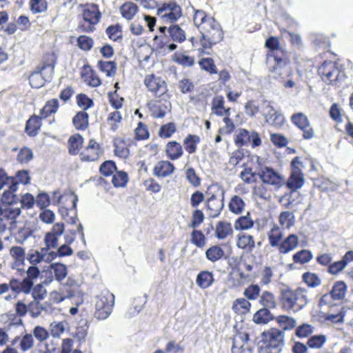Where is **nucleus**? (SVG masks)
Listing matches in <instances>:
<instances>
[{
  "mask_svg": "<svg viewBox=\"0 0 353 353\" xmlns=\"http://www.w3.org/2000/svg\"><path fill=\"white\" fill-rule=\"evenodd\" d=\"M265 47L267 48L265 65L270 77L281 83L285 88L295 87L289 53L281 46L279 38L270 36L266 39Z\"/></svg>",
  "mask_w": 353,
  "mask_h": 353,
  "instance_id": "nucleus-1",
  "label": "nucleus"
},
{
  "mask_svg": "<svg viewBox=\"0 0 353 353\" xmlns=\"http://www.w3.org/2000/svg\"><path fill=\"white\" fill-rule=\"evenodd\" d=\"M302 281L308 287L314 288L321 284V279L316 273L306 272L301 276Z\"/></svg>",
  "mask_w": 353,
  "mask_h": 353,
  "instance_id": "nucleus-52",
  "label": "nucleus"
},
{
  "mask_svg": "<svg viewBox=\"0 0 353 353\" xmlns=\"http://www.w3.org/2000/svg\"><path fill=\"white\" fill-rule=\"evenodd\" d=\"M234 143L238 146L247 145L252 143V147H257L261 144V139L256 132L251 134L245 129H240L236 134Z\"/></svg>",
  "mask_w": 353,
  "mask_h": 353,
  "instance_id": "nucleus-17",
  "label": "nucleus"
},
{
  "mask_svg": "<svg viewBox=\"0 0 353 353\" xmlns=\"http://www.w3.org/2000/svg\"><path fill=\"white\" fill-rule=\"evenodd\" d=\"M59 108V103L57 99H50L46 102L45 105L40 110V116L43 119H46L57 113Z\"/></svg>",
  "mask_w": 353,
  "mask_h": 353,
  "instance_id": "nucleus-38",
  "label": "nucleus"
},
{
  "mask_svg": "<svg viewBox=\"0 0 353 353\" xmlns=\"http://www.w3.org/2000/svg\"><path fill=\"white\" fill-rule=\"evenodd\" d=\"M122 115L120 112L115 110L108 114L107 117V123L110 129L115 132L118 130L119 125L122 121Z\"/></svg>",
  "mask_w": 353,
  "mask_h": 353,
  "instance_id": "nucleus-56",
  "label": "nucleus"
},
{
  "mask_svg": "<svg viewBox=\"0 0 353 353\" xmlns=\"http://www.w3.org/2000/svg\"><path fill=\"white\" fill-rule=\"evenodd\" d=\"M265 120L269 125L276 129L281 128L286 121L284 115L272 108L265 114Z\"/></svg>",
  "mask_w": 353,
  "mask_h": 353,
  "instance_id": "nucleus-27",
  "label": "nucleus"
},
{
  "mask_svg": "<svg viewBox=\"0 0 353 353\" xmlns=\"http://www.w3.org/2000/svg\"><path fill=\"white\" fill-rule=\"evenodd\" d=\"M214 281L212 272L203 270L200 272L196 279L197 285L201 289H206L210 287Z\"/></svg>",
  "mask_w": 353,
  "mask_h": 353,
  "instance_id": "nucleus-42",
  "label": "nucleus"
},
{
  "mask_svg": "<svg viewBox=\"0 0 353 353\" xmlns=\"http://www.w3.org/2000/svg\"><path fill=\"white\" fill-rule=\"evenodd\" d=\"M258 176L262 182L279 190L285 184L283 176L272 167L264 166L258 172Z\"/></svg>",
  "mask_w": 353,
  "mask_h": 353,
  "instance_id": "nucleus-14",
  "label": "nucleus"
},
{
  "mask_svg": "<svg viewBox=\"0 0 353 353\" xmlns=\"http://www.w3.org/2000/svg\"><path fill=\"white\" fill-rule=\"evenodd\" d=\"M307 164L310 166L309 170H313L314 165L310 159H305L301 161L299 157H295L291 161L292 172L288 179L286 185L292 191L294 192L303 185L305 181L302 170Z\"/></svg>",
  "mask_w": 353,
  "mask_h": 353,
  "instance_id": "nucleus-9",
  "label": "nucleus"
},
{
  "mask_svg": "<svg viewBox=\"0 0 353 353\" xmlns=\"http://www.w3.org/2000/svg\"><path fill=\"white\" fill-rule=\"evenodd\" d=\"M72 123L75 129L80 131L85 130L89 126V114L84 110L77 112L72 118Z\"/></svg>",
  "mask_w": 353,
  "mask_h": 353,
  "instance_id": "nucleus-36",
  "label": "nucleus"
},
{
  "mask_svg": "<svg viewBox=\"0 0 353 353\" xmlns=\"http://www.w3.org/2000/svg\"><path fill=\"white\" fill-rule=\"evenodd\" d=\"M318 75L326 85L339 87L347 79L345 68L336 61L325 60L317 69Z\"/></svg>",
  "mask_w": 353,
  "mask_h": 353,
  "instance_id": "nucleus-5",
  "label": "nucleus"
},
{
  "mask_svg": "<svg viewBox=\"0 0 353 353\" xmlns=\"http://www.w3.org/2000/svg\"><path fill=\"white\" fill-rule=\"evenodd\" d=\"M236 246L246 252H252L255 248L254 236L247 233L239 234L236 238Z\"/></svg>",
  "mask_w": 353,
  "mask_h": 353,
  "instance_id": "nucleus-29",
  "label": "nucleus"
},
{
  "mask_svg": "<svg viewBox=\"0 0 353 353\" xmlns=\"http://www.w3.org/2000/svg\"><path fill=\"white\" fill-rule=\"evenodd\" d=\"M105 32L108 39L114 42H121L123 40V30L120 23L108 26Z\"/></svg>",
  "mask_w": 353,
  "mask_h": 353,
  "instance_id": "nucleus-43",
  "label": "nucleus"
},
{
  "mask_svg": "<svg viewBox=\"0 0 353 353\" xmlns=\"http://www.w3.org/2000/svg\"><path fill=\"white\" fill-rule=\"evenodd\" d=\"M83 137L79 133L70 136L68 140V152L71 155L79 154L83 147Z\"/></svg>",
  "mask_w": 353,
  "mask_h": 353,
  "instance_id": "nucleus-33",
  "label": "nucleus"
},
{
  "mask_svg": "<svg viewBox=\"0 0 353 353\" xmlns=\"http://www.w3.org/2000/svg\"><path fill=\"white\" fill-rule=\"evenodd\" d=\"M172 60L177 64L183 67H192L195 63V60L193 57L181 52H175L173 54Z\"/></svg>",
  "mask_w": 353,
  "mask_h": 353,
  "instance_id": "nucleus-50",
  "label": "nucleus"
},
{
  "mask_svg": "<svg viewBox=\"0 0 353 353\" xmlns=\"http://www.w3.org/2000/svg\"><path fill=\"white\" fill-rule=\"evenodd\" d=\"M250 340V334L245 332L237 331L233 338L232 353H252L247 343Z\"/></svg>",
  "mask_w": 353,
  "mask_h": 353,
  "instance_id": "nucleus-18",
  "label": "nucleus"
},
{
  "mask_svg": "<svg viewBox=\"0 0 353 353\" xmlns=\"http://www.w3.org/2000/svg\"><path fill=\"white\" fill-rule=\"evenodd\" d=\"M245 203L239 195H234L231 197L228 208L230 211L234 214H241L244 210Z\"/></svg>",
  "mask_w": 353,
  "mask_h": 353,
  "instance_id": "nucleus-46",
  "label": "nucleus"
},
{
  "mask_svg": "<svg viewBox=\"0 0 353 353\" xmlns=\"http://www.w3.org/2000/svg\"><path fill=\"white\" fill-rule=\"evenodd\" d=\"M139 8L136 3L132 2H125L120 7L121 16L126 20H131L138 12Z\"/></svg>",
  "mask_w": 353,
  "mask_h": 353,
  "instance_id": "nucleus-48",
  "label": "nucleus"
},
{
  "mask_svg": "<svg viewBox=\"0 0 353 353\" xmlns=\"http://www.w3.org/2000/svg\"><path fill=\"white\" fill-rule=\"evenodd\" d=\"M176 168L172 161L161 160L154 166L153 174L157 178H165L175 172Z\"/></svg>",
  "mask_w": 353,
  "mask_h": 353,
  "instance_id": "nucleus-22",
  "label": "nucleus"
},
{
  "mask_svg": "<svg viewBox=\"0 0 353 353\" xmlns=\"http://www.w3.org/2000/svg\"><path fill=\"white\" fill-rule=\"evenodd\" d=\"M313 258L310 250L303 249L296 252L292 255V261L295 264L304 265L309 263Z\"/></svg>",
  "mask_w": 353,
  "mask_h": 353,
  "instance_id": "nucleus-49",
  "label": "nucleus"
},
{
  "mask_svg": "<svg viewBox=\"0 0 353 353\" xmlns=\"http://www.w3.org/2000/svg\"><path fill=\"white\" fill-rule=\"evenodd\" d=\"M80 75L83 81L89 87L97 88L102 83L97 72L89 64L83 65Z\"/></svg>",
  "mask_w": 353,
  "mask_h": 353,
  "instance_id": "nucleus-19",
  "label": "nucleus"
},
{
  "mask_svg": "<svg viewBox=\"0 0 353 353\" xmlns=\"http://www.w3.org/2000/svg\"><path fill=\"white\" fill-rule=\"evenodd\" d=\"M176 132V125L174 122L162 125L159 130V137L161 139H169Z\"/></svg>",
  "mask_w": 353,
  "mask_h": 353,
  "instance_id": "nucleus-61",
  "label": "nucleus"
},
{
  "mask_svg": "<svg viewBox=\"0 0 353 353\" xmlns=\"http://www.w3.org/2000/svg\"><path fill=\"white\" fill-rule=\"evenodd\" d=\"M347 290L346 283L343 281H337L333 284L329 292L321 296L319 301V305L320 307L327 306L330 312L321 316L324 321H330L333 323H343L345 316V307L336 301H342L346 295Z\"/></svg>",
  "mask_w": 353,
  "mask_h": 353,
  "instance_id": "nucleus-3",
  "label": "nucleus"
},
{
  "mask_svg": "<svg viewBox=\"0 0 353 353\" xmlns=\"http://www.w3.org/2000/svg\"><path fill=\"white\" fill-rule=\"evenodd\" d=\"M211 112L219 117L231 114L230 108L225 106V99L222 95H216L212 98Z\"/></svg>",
  "mask_w": 353,
  "mask_h": 353,
  "instance_id": "nucleus-24",
  "label": "nucleus"
},
{
  "mask_svg": "<svg viewBox=\"0 0 353 353\" xmlns=\"http://www.w3.org/2000/svg\"><path fill=\"white\" fill-rule=\"evenodd\" d=\"M252 304L245 298H238L233 301L232 311L237 315H245L250 312Z\"/></svg>",
  "mask_w": 353,
  "mask_h": 353,
  "instance_id": "nucleus-35",
  "label": "nucleus"
},
{
  "mask_svg": "<svg viewBox=\"0 0 353 353\" xmlns=\"http://www.w3.org/2000/svg\"><path fill=\"white\" fill-rule=\"evenodd\" d=\"M166 158L172 161L181 159L184 154L183 145L176 140L169 141L164 148Z\"/></svg>",
  "mask_w": 353,
  "mask_h": 353,
  "instance_id": "nucleus-21",
  "label": "nucleus"
},
{
  "mask_svg": "<svg viewBox=\"0 0 353 353\" xmlns=\"http://www.w3.org/2000/svg\"><path fill=\"white\" fill-rule=\"evenodd\" d=\"M77 46L80 50L88 52L91 50L94 46V40L91 37L82 34L77 37Z\"/></svg>",
  "mask_w": 353,
  "mask_h": 353,
  "instance_id": "nucleus-60",
  "label": "nucleus"
},
{
  "mask_svg": "<svg viewBox=\"0 0 353 353\" xmlns=\"http://www.w3.org/2000/svg\"><path fill=\"white\" fill-rule=\"evenodd\" d=\"M327 341V336L324 334L313 335L307 341V345L311 349H321Z\"/></svg>",
  "mask_w": 353,
  "mask_h": 353,
  "instance_id": "nucleus-57",
  "label": "nucleus"
},
{
  "mask_svg": "<svg viewBox=\"0 0 353 353\" xmlns=\"http://www.w3.org/2000/svg\"><path fill=\"white\" fill-rule=\"evenodd\" d=\"M205 256L212 263L226 259L225 252L220 245H214L208 248L205 251Z\"/></svg>",
  "mask_w": 353,
  "mask_h": 353,
  "instance_id": "nucleus-37",
  "label": "nucleus"
},
{
  "mask_svg": "<svg viewBox=\"0 0 353 353\" xmlns=\"http://www.w3.org/2000/svg\"><path fill=\"white\" fill-rule=\"evenodd\" d=\"M273 319V314L266 307L259 309L253 315V321L256 324H266Z\"/></svg>",
  "mask_w": 353,
  "mask_h": 353,
  "instance_id": "nucleus-47",
  "label": "nucleus"
},
{
  "mask_svg": "<svg viewBox=\"0 0 353 353\" xmlns=\"http://www.w3.org/2000/svg\"><path fill=\"white\" fill-rule=\"evenodd\" d=\"M276 321L283 332L285 330H292L296 325V320L287 315H279L276 318Z\"/></svg>",
  "mask_w": 353,
  "mask_h": 353,
  "instance_id": "nucleus-51",
  "label": "nucleus"
},
{
  "mask_svg": "<svg viewBox=\"0 0 353 353\" xmlns=\"http://www.w3.org/2000/svg\"><path fill=\"white\" fill-rule=\"evenodd\" d=\"M232 234L233 229L230 223L223 221H220L216 223L214 235L218 239H225Z\"/></svg>",
  "mask_w": 353,
  "mask_h": 353,
  "instance_id": "nucleus-34",
  "label": "nucleus"
},
{
  "mask_svg": "<svg viewBox=\"0 0 353 353\" xmlns=\"http://www.w3.org/2000/svg\"><path fill=\"white\" fill-rule=\"evenodd\" d=\"M182 14V8L176 0L165 1L157 10L158 17L166 23H174Z\"/></svg>",
  "mask_w": 353,
  "mask_h": 353,
  "instance_id": "nucleus-11",
  "label": "nucleus"
},
{
  "mask_svg": "<svg viewBox=\"0 0 353 353\" xmlns=\"http://www.w3.org/2000/svg\"><path fill=\"white\" fill-rule=\"evenodd\" d=\"M79 7L81 8V12L77 26L78 30L84 33L94 32L96 30V26L102 18L99 5L94 3H86L80 4Z\"/></svg>",
  "mask_w": 353,
  "mask_h": 353,
  "instance_id": "nucleus-7",
  "label": "nucleus"
},
{
  "mask_svg": "<svg viewBox=\"0 0 353 353\" xmlns=\"http://www.w3.org/2000/svg\"><path fill=\"white\" fill-rule=\"evenodd\" d=\"M269 243L272 247H277L282 240L283 233L280 228L274 225L268 233Z\"/></svg>",
  "mask_w": 353,
  "mask_h": 353,
  "instance_id": "nucleus-55",
  "label": "nucleus"
},
{
  "mask_svg": "<svg viewBox=\"0 0 353 353\" xmlns=\"http://www.w3.org/2000/svg\"><path fill=\"white\" fill-rule=\"evenodd\" d=\"M29 83L32 88L42 87L45 83L44 79L42 77V71L35 68L29 76Z\"/></svg>",
  "mask_w": 353,
  "mask_h": 353,
  "instance_id": "nucleus-62",
  "label": "nucleus"
},
{
  "mask_svg": "<svg viewBox=\"0 0 353 353\" xmlns=\"http://www.w3.org/2000/svg\"><path fill=\"white\" fill-rule=\"evenodd\" d=\"M168 28L170 37L172 41L181 43L186 39L185 32L177 24L171 23Z\"/></svg>",
  "mask_w": 353,
  "mask_h": 353,
  "instance_id": "nucleus-44",
  "label": "nucleus"
},
{
  "mask_svg": "<svg viewBox=\"0 0 353 353\" xmlns=\"http://www.w3.org/2000/svg\"><path fill=\"white\" fill-rule=\"evenodd\" d=\"M205 206L210 217H217L224 207L223 196L212 195L206 201Z\"/></svg>",
  "mask_w": 353,
  "mask_h": 353,
  "instance_id": "nucleus-23",
  "label": "nucleus"
},
{
  "mask_svg": "<svg viewBox=\"0 0 353 353\" xmlns=\"http://www.w3.org/2000/svg\"><path fill=\"white\" fill-rule=\"evenodd\" d=\"M103 152L101 145L94 139H90L88 145L79 153V159L82 162L97 161L101 157Z\"/></svg>",
  "mask_w": 353,
  "mask_h": 353,
  "instance_id": "nucleus-15",
  "label": "nucleus"
},
{
  "mask_svg": "<svg viewBox=\"0 0 353 353\" xmlns=\"http://www.w3.org/2000/svg\"><path fill=\"white\" fill-rule=\"evenodd\" d=\"M194 26L199 29L201 37V54H208L205 50L210 49L213 45L219 43L223 39V31L220 23L202 10H195L193 16Z\"/></svg>",
  "mask_w": 353,
  "mask_h": 353,
  "instance_id": "nucleus-2",
  "label": "nucleus"
},
{
  "mask_svg": "<svg viewBox=\"0 0 353 353\" xmlns=\"http://www.w3.org/2000/svg\"><path fill=\"white\" fill-rule=\"evenodd\" d=\"M33 159V152L32 150L24 146L21 148L17 155V161L20 164H27Z\"/></svg>",
  "mask_w": 353,
  "mask_h": 353,
  "instance_id": "nucleus-64",
  "label": "nucleus"
},
{
  "mask_svg": "<svg viewBox=\"0 0 353 353\" xmlns=\"http://www.w3.org/2000/svg\"><path fill=\"white\" fill-rule=\"evenodd\" d=\"M329 113L331 119L335 121L336 125L342 123L345 120V117H349L343 113V110L336 103L331 105Z\"/></svg>",
  "mask_w": 353,
  "mask_h": 353,
  "instance_id": "nucleus-54",
  "label": "nucleus"
},
{
  "mask_svg": "<svg viewBox=\"0 0 353 353\" xmlns=\"http://www.w3.org/2000/svg\"><path fill=\"white\" fill-rule=\"evenodd\" d=\"M148 90L156 98L168 97V85L164 79L154 74H147L143 80Z\"/></svg>",
  "mask_w": 353,
  "mask_h": 353,
  "instance_id": "nucleus-13",
  "label": "nucleus"
},
{
  "mask_svg": "<svg viewBox=\"0 0 353 353\" xmlns=\"http://www.w3.org/2000/svg\"><path fill=\"white\" fill-rule=\"evenodd\" d=\"M10 254L13 259L11 268L21 273L25 272L23 266L25 265L26 252L25 249L21 246H12L10 249Z\"/></svg>",
  "mask_w": 353,
  "mask_h": 353,
  "instance_id": "nucleus-20",
  "label": "nucleus"
},
{
  "mask_svg": "<svg viewBox=\"0 0 353 353\" xmlns=\"http://www.w3.org/2000/svg\"><path fill=\"white\" fill-rule=\"evenodd\" d=\"M201 142V138L197 134H188L183 140V146L184 151L188 154H194Z\"/></svg>",
  "mask_w": 353,
  "mask_h": 353,
  "instance_id": "nucleus-32",
  "label": "nucleus"
},
{
  "mask_svg": "<svg viewBox=\"0 0 353 353\" xmlns=\"http://www.w3.org/2000/svg\"><path fill=\"white\" fill-rule=\"evenodd\" d=\"M29 8L34 14L45 12L48 8L47 0H29Z\"/></svg>",
  "mask_w": 353,
  "mask_h": 353,
  "instance_id": "nucleus-58",
  "label": "nucleus"
},
{
  "mask_svg": "<svg viewBox=\"0 0 353 353\" xmlns=\"http://www.w3.org/2000/svg\"><path fill=\"white\" fill-rule=\"evenodd\" d=\"M190 241L197 248H202L206 244V238L201 230L194 229L190 234Z\"/></svg>",
  "mask_w": 353,
  "mask_h": 353,
  "instance_id": "nucleus-63",
  "label": "nucleus"
},
{
  "mask_svg": "<svg viewBox=\"0 0 353 353\" xmlns=\"http://www.w3.org/2000/svg\"><path fill=\"white\" fill-rule=\"evenodd\" d=\"M254 225V221L252 219L250 213L248 212L245 216H239L234 223V228L236 230H245L250 229Z\"/></svg>",
  "mask_w": 353,
  "mask_h": 353,
  "instance_id": "nucleus-53",
  "label": "nucleus"
},
{
  "mask_svg": "<svg viewBox=\"0 0 353 353\" xmlns=\"http://www.w3.org/2000/svg\"><path fill=\"white\" fill-rule=\"evenodd\" d=\"M114 154L120 158L126 159L130 154V144L121 137H116L113 140Z\"/></svg>",
  "mask_w": 353,
  "mask_h": 353,
  "instance_id": "nucleus-31",
  "label": "nucleus"
},
{
  "mask_svg": "<svg viewBox=\"0 0 353 353\" xmlns=\"http://www.w3.org/2000/svg\"><path fill=\"white\" fill-rule=\"evenodd\" d=\"M306 293L307 290L303 288L281 289L278 298L279 303L284 311H299L307 303Z\"/></svg>",
  "mask_w": 353,
  "mask_h": 353,
  "instance_id": "nucleus-6",
  "label": "nucleus"
},
{
  "mask_svg": "<svg viewBox=\"0 0 353 353\" xmlns=\"http://www.w3.org/2000/svg\"><path fill=\"white\" fill-rule=\"evenodd\" d=\"M146 107L154 119L163 118L171 108V103L165 97L149 101Z\"/></svg>",
  "mask_w": 353,
  "mask_h": 353,
  "instance_id": "nucleus-16",
  "label": "nucleus"
},
{
  "mask_svg": "<svg viewBox=\"0 0 353 353\" xmlns=\"http://www.w3.org/2000/svg\"><path fill=\"white\" fill-rule=\"evenodd\" d=\"M62 199L66 202H70V205H61L59 209V212L61 216L63 219H65V217L68 215L69 211H76L78 198L75 194L68 193L62 194Z\"/></svg>",
  "mask_w": 353,
  "mask_h": 353,
  "instance_id": "nucleus-30",
  "label": "nucleus"
},
{
  "mask_svg": "<svg viewBox=\"0 0 353 353\" xmlns=\"http://www.w3.org/2000/svg\"><path fill=\"white\" fill-rule=\"evenodd\" d=\"M19 343L18 347L22 353H25L32 348L34 345V336L30 333H26L21 336H15L12 341V345H14Z\"/></svg>",
  "mask_w": 353,
  "mask_h": 353,
  "instance_id": "nucleus-28",
  "label": "nucleus"
},
{
  "mask_svg": "<svg viewBox=\"0 0 353 353\" xmlns=\"http://www.w3.org/2000/svg\"><path fill=\"white\" fill-rule=\"evenodd\" d=\"M285 334L278 328H270L261 334L259 353H281L284 346Z\"/></svg>",
  "mask_w": 353,
  "mask_h": 353,
  "instance_id": "nucleus-8",
  "label": "nucleus"
},
{
  "mask_svg": "<svg viewBox=\"0 0 353 353\" xmlns=\"http://www.w3.org/2000/svg\"><path fill=\"white\" fill-rule=\"evenodd\" d=\"M42 119L40 115H31L26 122L25 133L30 137L37 136L42 126Z\"/></svg>",
  "mask_w": 353,
  "mask_h": 353,
  "instance_id": "nucleus-25",
  "label": "nucleus"
},
{
  "mask_svg": "<svg viewBox=\"0 0 353 353\" xmlns=\"http://www.w3.org/2000/svg\"><path fill=\"white\" fill-rule=\"evenodd\" d=\"M299 243V237L295 234H290L283 241H281L277 248L279 252L281 254H286L295 250Z\"/></svg>",
  "mask_w": 353,
  "mask_h": 353,
  "instance_id": "nucleus-26",
  "label": "nucleus"
},
{
  "mask_svg": "<svg viewBox=\"0 0 353 353\" xmlns=\"http://www.w3.org/2000/svg\"><path fill=\"white\" fill-rule=\"evenodd\" d=\"M97 66L99 70L105 73L108 77H113L117 73V64L114 61L99 60L97 61Z\"/></svg>",
  "mask_w": 353,
  "mask_h": 353,
  "instance_id": "nucleus-39",
  "label": "nucleus"
},
{
  "mask_svg": "<svg viewBox=\"0 0 353 353\" xmlns=\"http://www.w3.org/2000/svg\"><path fill=\"white\" fill-rule=\"evenodd\" d=\"M199 65L201 70L207 72L210 74H217V68L212 58H202L199 61Z\"/></svg>",
  "mask_w": 353,
  "mask_h": 353,
  "instance_id": "nucleus-59",
  "label": "nucleus"
},
{
  "mask_svg": "<svg viewBox=\"0 0 353 353\" xmlns=\"http://www.w3.org/2000/svg\"><path fill=\"white\" fill-rule=\"evenodd\" d=\"M17 190L16 183H12L1 195V201L2 203L8 205V206L3 208L0 204L1 234H3L8 228L11 229L16 228L17 220L21 214V208L12 206L18 201V197L14 194Z\"/></svg>",
  "mask_w": 353,
  "mask_h": 353,
  "instance_id": "nucleus-4",
  "label": "nucleus"
},
{
  "mask_svg": "<svg viewBox=\"0 0 353 353\" xmlns=\"http://www.w3.org/2000/svg\"><path fill=\"white\" fill-rule=\"evenodd\" d=\"M114 296L109 291L101 292L97 296L94 316L99 320L107 319L112 312Z\"/></svg>",
  "mask_w": 353,
  "mask_h": 353,
  "instance_id": "nucleus-12",
  "label": "nucleus"
},
{
  "mask_svg": "<svg viewBox=\"0 0 353 353\" xmlns=\"http://www.w3.org/2000/svg\"><path fill=\"white\" fill-rule=\"evenodd\" d=\"M259 303L263 307L268 310L275 309L277 307V300L274 294L268 290L263 291L259 296Z\"/></svg>",
  "mask_w": 353,
  "mask_h": 353,
  "instance_id": "nucleus-41",
  "label": "nucleus"
},
{
  "mask_svg": "<svg viewBox=\"0 0 353 353\" xmlns=\"http://www.w3.org/2000/svg\"><path fill=\"white\" fill-rule=\"evenodd\" d=\"M252 194L255 199L268 200L271 197V191L267 188V184L262 181L253 186Z\"/></svg>",
  "mask_w": 353,
  "mask_h": 353,
  "instance_id": "nucleus-45",
  "label": "nucleus"
},
{
  "mask_svg": "<svg viewBox=\"0 0 353 353\" xmlns=\"http://www.w3.org/2000/svg\"><path fill=\"white\" fill-rule=\"evenodd\" d=\"M57 63V56L54 52H46L43 57L41 63L36 67L37 70L42 72L47 68H50L51 71H54L55 64Z\"/></svg>",
  "mask_w": 353,
  "mask_h": 353,
  "instance_id": "nucleus-40",
  "label": "nucleus"
},
{
  "mask_svg": "<svg viewBox=\"0 0 353 353\" xmlns=\"http://www.w3.org/2000/svg\"><path fill=\"white\" fill-rule=\"evenodd\" d=\"M27 276L22 281L12 278L10 279L11 290L16 294H28L34 285V280L40 274V270L36 265H32L26 271Z\"/></svg>",
  "mask_w": 353,
  "mask_h": 353,
  "instance_id": "nucleus-10",
  "label": "nucleus"
}]
</instances>
